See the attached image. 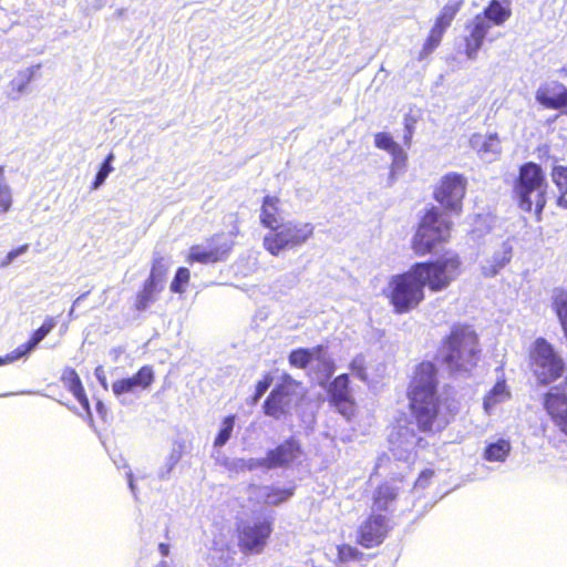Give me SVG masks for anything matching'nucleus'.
<instances>
[{"instance_id": "obj_1", "label": "nucleus", "mask_w": 567, "mask_h": 567, "mask_svg": "<svg viewBox=\"0 0 567 567\" xmlns=\"http://www.w3.org/2000/svg\"><path fill=\"white\" fill-rule=\"evenodd\" d=\"M436 370L431 362L420 363L410 383L409 398L412 412L422 431H441L450 420L436 393Z\"/></svg>"}, {"instance_id": "obj_2", "label": "nucleus", "mask_w": 567, "mask_h": 567, "mask_svg": "<svg viewBox=\"0 0 567 567\" xmlns=\"http://www.w3.org/2000/svg\"><path fill=\"white\" fill-rule=\"evenodd\" d=\"M423 287L437 292L445 290L461 274L462 261L457 254L446 252L442 257L412 266Z\"/></svg>"}, {"instance_id": "obj_3", "label": "nucleus", "mask_w": 567, "mask_h": 567, "mask_svg": "<svg viewBox=\"0 0 567 567\" xmlns=\"http://www.w3.org/2000/svg\"><path fill=\"white\" fill-rule=\"evenodd\" d=\"M384 293L394 311L400 315L415 309L425 297L424 287L413 267L401 275L392 276Z\"/></svg>"}, {"instance_id": "obj_4", "label": "nucleus", "mask_w": 567, "mask_h": 567, "mask_svg": "<svg viewBox=\"0 0 567 567\" xmlns=\"http://www.w3.org/2000/svg\"><path fill=\"white\" fill-rule=\"evenodd\" d=\"M315 233L311 223L302 220H288L280 224L272 231H268L262 239L264 248L271 256H279L285 250H293L303 246Z\"/></svg>"}, {"instance_id": "obj_5", "label": "nucleus", "mask_w": 567, "mask_h": 567, "mask_svg": "<svg viewBox=\"0 0 567 567\" xmlns=\"http://www.w3.org/2000/svg\"><path fill=\"white\" fill-rule=\"evenodd\" d=\"M546 187L545 177L538 165L534 163L523 165L515 187L520 208L530 212L535 207V210L540 213L546 205Z\"/></svg>"}, {"instance_id": "obj_6", "label": "nucleus", "mask_w": 567, "mask_h": 567, "mask_svg": "<svg viewBox=\"0 0 567 567\" xmlns=\"http://www.w3.org/2000/svg\"><path fill=\"white\" fill-rule=\"evenodd\" d=\"M451 223L432 207L422 217L417 230L412 240V247L417 255H425L432 249L449 239Z\"/></svg>"}, {"instance_id": "obj_7", "label": "nucleus", "mask_w": 567, "mask_h": 567, "mask_svg": "<svg viewBox=\"0 0 567 567\" xmlns=\"http://www.w3.org/2000/svg\"><path fill=\"white\" fill-rule=\"evenodd\" d=\"M478 354L477 336L470 328H457L452 331L445 352V362L451 370L467 371Z\"/></svg>"}, {"instance_id": "obj_8", "label": "nucleus", "mask_w": 567, "mask_h": 567, "mask_svg": "<svg viewBox=\"0 0 567 567\" xmlns=\"http://www.w3.org/2000/svg\"><path fill=\"white\" fill-rule=\"evenodd\" d=\"M530 368L540 383L547 384L558 379L564 370L563 359L543 338H538L529 352Z\"/></svg>"}, {"instance_id": "obj_9", "label": "nucleus", "mask_w": 567, "mask_h": 567, "mask_svg": "<svg viewBox=\"0 0 567 567\" xmlns=\"http://www.w3.org/2000/svg\"><path fill=\"white\" fill-rule=\"evenodd\" d=\"M272 522L267 518L245 519L237 525V545L244 555H259L267 547Z\"/></svg>"}, {"instance_id": "obj_10", "label": "nucleus", "mask_w": 567, "mask_h": 567, "mask_svg": "<svg viewBox=\"0 0 567 567\" xmlns=\"http://www.w3.org/2000/svg\"><path fill=\"white\" fill-rule=\"evenodd\" d=\"M466 178L457 173L444 175L434 189V198L445 209L458 215L466 192Z\"/></svg>"}, {"instance_id": "obj_11", "label": "nucleus", "mask_w": 567, "mask_h": 567, "mask_svg": "<svg viewBox=\"0 0 567 567\" xmlns=\"http://www.w3.org/2000/svg\"><path fill=\"white\" fill-rule=\"evenodd\" d=\"M231 247V240L225 236H217L205 244L190 247L187 261L189 264H215L225 260Z\"/></svg>"}, {"instance_id": "obj_12", "label": "nucleus", "mask_w": 567, "mask_h": 567, "mask_svg": "<svg viewBox=\"0 0 567 567\" xmlns=\"http://www.w3.org/2000/svg\"><path fill=\"white\" fill-rule=\"evenodd\" d=\"M298 385L286 383L277 386L264 404L265 413L275 419L287 414L299 400Z\"/></svg>"}, {"instance_id": "obj_13", "label": "nucleus", "mask_w": 567, "mask_h": 567, "mask_svg": "<svg viewBox=\"0 0 567 567\" xmlns=\"http://www.w3.org/2000/svg\"><path fill=\"white\" fill-rule=\"evenodd\" d=\"M513 257V246L508 240L497 243L485 250L480 261L481 275L485 278H493L504 269Z\"/></svg>"}, {"instance_id": "obj_14", "label": "nucleus", "mask_w": 567, "mask_h": 567, "mask_svg": "<svg viewBox=\"0 0 567 567\" xmlns=\"http://www.w3.org/2000/svg\"><path fill=\"white\" fill-rule=\"evenodd\" d=\"M421 440L412 426L398 424L389 434V443L393 455L408 461Z\"/></svg>"}, {"instance_id": "obj_15", "label": "nucleus", "mask_w": 567, "mask_h": 567, "mask_svg": "<svg viewBox=\"0 0 567 567\" xmlns=\"http://www.w3.org/2000/svg\"><path fill=\"white\" fill-rule=\"evenodd\" d=\"M535 100L545 109L561 110L567 114V87L557 81L540 84L535 92Z\"/></svg>"}, {"instance_id": "obj_16", "label": "nucleus", "mask_w": 567, "mask_h": 567, "mask_svg": "<svg viewBox=\"0 0 567 567\" xmlns=\"http://www.w3.org/2000/svg\"><path fill=\"white\" fill-rule=\"evenodd\" d=\"M544 406L558 430L567 435V391L551 388L545 395Z\"/></svg>"}, {"instance_id": "obj_17", "label": "nucleus", "mask_w": 567, "mask_h": 567, "mask_svg": "<svg viewBox=\"0 0 567 567\" xmlns=\"http://www.w3.org/2000/svg\"><path fill=\"white\" fill-rule=\"evenodd\" d=\"M470 146L484 162L492 163L502 154V142L497 133H474L470 137Z\"/></svg>"}, {"instance_id": "obj_18", "label": "nucleus", "mask_w": 567, "mask_h": 567, "mask_svg": "<svg viewBox=\"0 0 567 567\" xmlns=\"http://www.w3.org/2000/svg\"><path fill=\"white\" fill-rule=\"evenodd\" d=\"M491 29V23L484 17L476 14L465 25V54L470 60L477 58L478 51L483 45L484 39Z\"/></svg>"}, {"instance_id": "obj_19", "label": "nucleus", "mask_w": 567, "mask_h": 567, "mask_svg": "<svg viewBox=\"0 0 567 567\" xmlns=\"http://www.w3.org/2000/svg\"><path fill=\"white\" fill-rule=\"evenodd\" d=\"M388 519L381 514L373 513L359 528L358 542L367 548L382 543L388 533Z\"/></svg>"}, {"instance_id": "obj_20", "label": "nucleus", "mask_w": 567, "mask_h": 567, "mask_svg": "<svg viewBox=\"0 0 567 567\" xmlns=\"http://www.w3.org/2000/svg\"><path fill=\"white\" fill-rule=\"evenodd\" d=\"M301 454L299 443L293 440H287L274 450L267 453L268 468L285 467L293 463Z\"/></svg>"}, {"instance_id": "obj_21", "label": "nucleus", "mask_w": 567, "mask_h": 567, "mask_svg": "<svg viewBox=\"0 0 567 567\" xmlns=\"http://www.w3.org/2000/svg\"><path fill=\"white\" fill-rule=\"evenodd\" d=\"M41 64H34L17 72L7 86V96L12 101L19 100L25 93L28 85L37 76Z\"/></svg>"}, {"instance_id": "obj_22", "label": "nucleus", "mask_w": 567, "mask_h": 567, "mask_svg": "<svg viewBox=\"0 0 567 567\" xmlns=\"http://www.w3.org/2000/svg\"><path fill=\"white\" fill-rule=\"evenodd\" d=\"M260 224L272 231L284 223L281 202L276 196H266L259 214Z\"/></svg>"}, {"instance_id": "obj_23", "label": "nucleus", "mask_w": 567, "mask_h": 567, "mask_svg": "<svg viewBox=\"0 0 567 567\" xmlns=\"http://www.w3.org/2000/svg\"><path fill=\"white\" fill-rule=\"evenodd\" d=\"M374 145L388 152L392 156V166H391V179L394 178L395 168L403 165L406 158V155L402 147L392 138V136L388 133H377L374 136Z\"/></svg>"}, {"instance_id": "obj_24", "label": "nucleus", "mask_w": 567, "mask_h": 567, "mask_svg": "<svg viewBox=\"0 0 567 567\" xmlns=\"http://www.w3.org/2000/svg\"><path fill=\"white\" fill-rule=\"evenodd\" d=\"M499 372L501 375L497 378L496 383L484 398L483 406L486 413H491L497 404L504 403L511 398V391L504 379L503 371L499 370Z\"/></svg>"}, {"instance_id": "obj_25", "label": "nucleus", "mask_w": 567, "mask_h": 567, "mask_svg": "<svg viewBox=\"0 0 567 567\" xmlns=\"http://www.w3.org/2000/svg\"><path fill=\"white\" fill-rule=\"evenodd\" d=\"M312 354L315 355H311L309 370L317 372L320 379H328L334 370V364L327 350L322 346L315 347Z\"/></svg>"}, {"instance_id": "obj_26", "label": "nucleus", "mask_w": 567, "mask_h": 567, "mask_svg": "<svg viewBox=\"0 0 567 567\" xmlns=\"http://www.w3.org/2000/svg\"><path fill=\"white\" fill-rule=\"evenodd\" d=\"M478 16L484 17L491 24L503 25L512 16L511 4L508 1L492 0Z\"/></svg>"}, {"instance_id": "obj_27", "label": "nucleus", "mask_w": 567, "mask_h": 567, "mask_svg": "<svg viewBox=\"0 0 567 567\" xmlns=\"http://www.w3.org/2000/svg\"><path fill=\"white\" fill-rule=\"evenodd\" d=\"M61 380L64 386L69 389V391L76 398V400L83 406V409L90 414L89 400L85 395L81 380L75 370L72 368L64 369L62 372Z\"/></svg>"}, {"instance_id": "obj_28", "label": "nucleus", "mask_w": 567, "mask_h": 567, "mask_svg": "<svg viewBox=\"0 0 567 567\" xmlns=\"http://www.w3.org/2000/svg\"><path fill=\"white\" fill-rule=\"evenodd\" d=\"M398 487L391 483H384L374 492L372 512L389 511L392 503L395 501Z\"/></svg>"}, {"instance_id": "obj_29", "label": "nucleus", "mask_w": 567, "mask_h": 567, "mask_svg": "<svg viewBox=\"0 0 567 567\" xmlns=\"http://www.w3.org/2000/svg\"><path fill=\"white\" fill-rule=\"evenodd\" d=\"M464 0H449L447 3L442 8L433 25L446 31L455 16L463 6Z\"/></svg>"}, {"instance_id": "obj_30", "label": "nucleus", "mask_w": 567, "mask_h": 567, "mask_svg": "<svg viewBox=\"0 0 567 567\" xmlns=\"http://www.w3.org/2000/svg\"><path fill=\"white\" fill-rule=\"evenodd\" d=\"M511 452V443L499 439L486 446L484 457L489 462H504Z\"/></svg>"}, {"instance_id": "obj_31", "label": "nucleus", "mask_w": 567, "mask_h": 567, "mask_svg": "<svg viewBox=\"0 0 567 567\" xmlns=\"http://www.w3.org/2000/svg\"><path fill=\"white\" fill-rule=\"evenodd\" d=\"M162 289V286L154 282V280H146L143 290L138 293L136 299V309L138 311L146 310L156 299V293Z\"/></svg>"}, {"instance_id": "obj_32", "label": "nucleus", "mask_w": 567, "mask_h": 567, "mask_svg": "<svg viewBox=\"0 0 567 567\" xmlns=\"http://www.w3.org/2000/svg\"><path fill=\"white\" fill-rule=\"evenodd\" d=\"M13 203L12 189L6 178L4 167L0 165V214L8 213Z\"/></svg>"}, {"instance_id": "obj_33", "label": "nucleus", "mask_w": 567, "mask_h": 567, "mask_svg": "<svg viewBox=\"0 0 567 567\" xmlns=\"http://www.w3.org/2000/svg\"><path fill=\"white\" fill-rule=\"evenodd\" d=\"M130 382H132V386L134 390H145L148 389L154 380V371L150 365L142 367L136 374L131 378H127Z\"/></svg>"}, {"instance_id": "obj_34", "label": "nucleus", "mask_w": 567, "mask_h": 567, "mask_svg": "<svg viewBox=\"0 0 567 567\" xmlns=\"http://www.w3.org/2000/svg\"><path fill=\"white\" fill-rule=\"evenodd\" d=\"M39 343H40V341L38 339H35L34 336H32L31 339L27 343L18 347L16 350L8 353L6 357H0V365L12 363L16 360L27 355L32 350H34Z\"/></svg>"}, {"instance_id": "obj_35", "label": "nucleus", "mask_w": 567, "mask_h": 567, "mask_svg": "<svg viewBox=\"0 0 567 567\" xmlns=\"http://www.w3.org/2000/svg\"><path fill=\"white\" fill-rule=\"evenodd\" d=\"M39 343H40V341L38 339H35L34 336H32L31 339L27 343L18 347L16 350L8 353L6 357H0V365L12 363L16 360L27 355L32 350H34Z\"/></svg>"}, {"instance_id": "obj_36", "label": "nucleus", "mask_w": 567, "mask_h": 567, "mask_svg": "<svg viewBox=\"0 0 567 567\" xmlns=\"http://www.w3.org/2000/svg\"><path fill=\"white\" fill-rule=\"evenodd\" d=\"M329 394L332 402L351 395L349 390V378L347 374H341L331 382L329 386Z\"/></svg>"}, {"instance_id": "obj_37", "label": "nucleus", "mask_w": 567, "mask_h": 567, "mask_svg": "<svg viewBox=\"0 0 567 567\" xmlns=\"http://www.w3.org/2000/svg\"><path fill=\"white\" fill-rule=\"evenodd\" d=\"M234 426H235V415H228L223 419V421L220 423V430L214 441L215 447H221L227 443V441L231 436Z\"/></svg>"}, {"instance_id": "obj_38", "label": "nucleus", "mask_w": 567, "mask_h": 567, "mask_svg": "<svg viewBox=\"0 0 567 567\" xmlns=\"http://www.w3.org/2000/svg\"><path fill=\"white\" fill-rule=\"evenodd\" d=\"M269 505H278L292 495L291 489L264 487L260 494Z\"/></svg>"}, {"instance_id": "obj_39", "label": "nucleus", "mask_w": 567, "mask_h": 567, "mask_svg": "<svg viewBox=\"0 0 567 567\" xmlns=\"http://www.w3.org/2000/svg\"><path fill=\"white\" fill-rule=\"evenodd\" d=\"M554 308L567 338V291H558L555 295Z\"/></svg>"}, {"instance_id": "obj_40", "label": "nucleus", "mask_w": 567, "mask_h": 567, "mask_svg": "<svg viewBox=\"0 0 567 567\" xmlns=\"http://www.w3.org/2000/svg\"><path fill=\"white\" fill-rule=\"evenodd\" d=\"M169 265L171 262L167 258L155 257L148 280H154V282L162 286Z\"/></svg>"}, {"instance_id": "obj_41", "label": "nucleus", "mask_w": 567, "mask_h": 567, "mask_svg": "<svg viewBox=\"0 0 567 567\" xmlns=\"http://www.w3.org/2000/svg\"><path fill=\"white\" fill-rule=\"evenodd\" d=\"M444 33H445L444 30H442L435 25H433L431 28L430 34L422 48V52H421L422 58L431 54L440 45Z\"/></svg>"}, {"instance_id": "obj_42", "label": "nucleus", "mask_w": 567, "mask_h": 567, "mask_svg": "<svg viewBox=\"0 0 567 567\" xmlns=\"http://www.w3.org/2000/svg\"><path fill=\"white\" fill-rule=\"evenodd\" d=\"M312 348L310 349H297L293 350L289 355V362L291 365L300 369H309L311 361Z\"/></svg>"}, {"instance_id": "obj_43", "label": "nucleus", "mask_w": 567, "mask_h": 567, "mask_svg": "<svg viewBox=\"0 0 567 567\" xmlns=\"http://www.w3.org/2000/svg\"><path fill=\"white\" fill-rule=\"evenodd\" d=\"M183 456V446L182 444L174 445L169 455L167 456L166 463H165V471L161 470L158 475L162 480H165L168 477L173 468L176 466V464L181 461Z\"/></svg>"}, {"instance_id": "obj_44", "label": "nucleus", "mask_w": 567, "mask_h": 567, "mask_svg": "<svg viewBox=\"0 0 567 567\" xmlns=\"http://www.w3.org/2000/svg\"><path fill=\"white\" fill-rule=\"evenodd\" d=\"M338 412L347 420L354 415L355 404L351 395L336 400L332 402Z\"/></svg>"}, {"instance_id": "obj_45", "label": "nucleus", "mask_w": 567, "mask_h": 567, "mask_svg": "<svg viewBox=\"0 0 567 567\" xmlns=\"http://www.w3.org/2000/svg\"><path fill=\"white\" fill-rule=\"evenodd\" d=\"M190 272L187 268L181 267L171 284V289L174 292H183L186 284L189 281Z\"/></svg>"}, {"instance_id": "obj_46", "label": "nucleus", "mask_w": 567, "mask_h": 567, "mask_svg": "<svg viewBox=\"0 0 567 567\" xmlns=\"http://www.w3.org/2000/svg\"><path fill=\"white\" fill-rule=\"evenodd\" d=\"M553 182L558 187L559 192L567 194V167L556 166L551 173Z\"/></svg>"}, {"instance_id": "obj_47", "label": "nucleus", "mask_w": 567, "mask_h": 567, "mask_svg": "<svg viewBox=\"0 0 567 567\" xmlns=\"http://www.w3.org/2000/svg\"><path fill=\"white\" fill-rule=\"evenodd\" d=\"M350 369L359 379L367 381L364 355H355L350 363Z\"/></svg>"}, {"instance_id": "obj_48", "label": "nucleus", "mask_w": 567, "mask_h": 567, "mask_svg": "<svg viewBox=\"0 0 567 567\" xmlns=\"http://www.w3.org/2000/svg\"><path fill=\"white\" fill-rule=\"evenodd\" d=\"M337 551L338 561L340 563L354 560L358 558L359 555V551L354 547L346 544L337 546Z\"/></svg>"}, {"instance_id": "obj_49", "label": "nucleus", "mask_w": 567, "mask_h": 567, "mask_svg": "<svg viewBox=\"0 0 567 567\" xmlns=\"http://www.w3.org/2000/svg\"><path fill=\"white\" fill-rule=\"evenodd\" d=\"M56 320L53 317H47L42 326L34 331L32 336L35 337L40 342L54 329Z\"/></svg>"}, {"instance_id": "obj_50", "label": "nucleus", "mask_w": 567, "mask_h": 567, "mask_svg": "<svg viewBox=\"0 0 567 567\" xmlns=\"http://www.w3.org/2000/svg\"><path fill=\"white\" fill-rule=\"evenodd\" d=\"M29 249V245L24 244L16 249L10 250L6 257L0 261V268H6L11 265L19 256L25 254Z\"/></svg>"}, {"instance_id": "obj_51", "label": "nucleus", "mask_w": 567, "mask_h": 567, "mask_svg": "<svg viewBox=\"0 0 567 567\" xmlns=\"http://www.w3.org/2000/svg\"><path fill=\"white\" fill-rule=\"evenodd\" d=\"M112 391L116 396H121L125 393H134L136 392L134 388L132 386V382L128 381V379H122L118 381H115L112 384Z\"/></svg>"}, {"instance_id": "obj_52", "label": "nucleus", "mask_w": 567, "mask_h": 567, "mask_svg": "<svg viewBox=\"0 0 567 567\" xmlns=\"http://www.w3.org/2000/svg\"><path fill=\"white\" fill-rule=\"evenodd\" d=\"M113 166H109V164H102L92 184V188L99 189L104 184L111 172H113Z\"/></svg>"}, {"instance_id": "obj_53", "label": "nucleus", "mask_w": 567, "mask_h": 567, "mask_svg": "<svg viewBox=\"0 0 567 567\" xmlns=\"http://www.w3.org/2000/svg\"><path fill=\"white\" fill-rule=\"evenodd\" d=\"M243 466L248 468L249 471L259 468V467H266L268 468V457L267 455L265 457L260 458H249L247 461L243 460Z\"/></svg>"}, {"instance_id": "obj_54", "label": "nucleus", "mask_w": 567, "mask_h": 567, "mask_svg": "<svg viewBox=\"0 0 567 567\" xmlns=\"http://www.w3.org/2000/svg\"><path fill=\"white\" fill-rule=\"evenodd\" d=\"M432 476H433V471H431V470L423 471L420 474L419 478L416 480L414 487L415 488H425L427 486L430 480L432 478Z\"/></svg>"}, {"instance_id": "obj_55", "label": "nucleus", "mask_w": 567, "mask_h": 567, "mask_svg": "<svg viewBox=\"0 0 567 567\" xmlns=\"http://www.w3.org/2000/svg\"><path fill=\"white\" fill-rule=\"evenodd\" d=\"M97 381L100 382V384L104 388V389H107V381H106V375H105V372H104V369L103 367H97L95 369V372H94Z\"/></svg>"}, {"instance_id": "obj_56", "label": "nucleus", "mask_w": 567, "mask_h": 567, "mask_svg": "<svg viewBox=\"0 0 567 567\" xmlns=\"http://www.w3.org/2000/svg\"><path fill=\"white\" fill-rule=\"evenodd\" d=\"M269 383L267 381H259L256 386V399L260 398L268 389Z\"/></svg>"}, {"instance_id": "obj_57", "label": "nucleus", "mask_w": 567, "mask_h": 567, "mask_svg": "<svg viewBox=\"0 0 567 567\" xmlns=\"http://www.w3.org/2000/svg\"><path fill=\"white\" fill-rule=\"evenodd\" d=\"M169 550L171 548L168 544L161 543L158 545V551L163 557H167L169 555Z\"/></svg>"}, {"instance_id": "obj_58", "label": "nucleus", "mask_w": 567, "mask_h": 567, "mask_svg": "<svg viewBox=\"0 0 567 567\" xmlns=\"http://www.w3.org/2000/svg\"><path fill=\"white\" fill-rule=\"evenodd\" d=\"M85 296H86V293H83V295H81L80 297H78V298L75 299V301L73 302V307H72V309H71V310H70V312H69V317H70V319H73V318H74V307H75L76 305H79V302H80V301H81Z\"/></svg>"}, {"instance_id": "obj_59", "label": "nucleus", "mask_w": 567, "mask_h": 567, "mask_svg": "<svg viewBox=\"0 0 567 567\" xmlns=\"http://www.w3.org/2000/svg\"><path fill=\"white\" fill-rule=\"evenodd\" d=\"M565 195L566 194L560 193V196L557 199V205L563 208H567V199H566Z\"/></svg>"}, {"instance_id": "obj_60", "label": "nucleus", "mask_w": 567, "mask_h": 567, "mask_svg": "<svg viewBox=\"0 0 567 567\" xmlns=\"http://www.w3.org/2000/svg\"><path fill=\"white\" fill-rule=\"evenodd\" d=\"M127 481H128V485H130L132 493L135 494V484H134L133 474L131 472L127 473Z\"/></svg>"}, {"instance_id": "obj_61", "label": "nucleus", "mask_w": 567, "mask_h": 567, "mask_svg": "<svg viewBox=\"0 0 567 567\" xmlns=\"http://www.w3.org/2000/svg\"><path fill=\"white\" fill-rule=\"evenodd\" d=\"M114 161V154L113 153H110L105 161L103 162V164H109V166H112V162Z\"/></svg>"}, {"instance_id": "obj_62", "label": "nucleus", "mask_w": 567, "mask_h": 567, "mask_svg": "<svg viewBox=\"0 0 567 567\" xmlns=\"http://www.w3.org/2000/svg\"><path fill=\"white\" fill-rule=\"evenodd\" d=\"M411 135H412V132H411V130L408 127V132H406V133H405V135H404V141H405V143H409V142H410V140H411Z\"/></svg>"}, {"instance_id": "obj_63", "label": "nucleus", "mask_w": 567, "mask_h": 567, "mask_svg": "<svg viewBox=\"0 0 567 567\" xmlns=\"http://www.w3.org/2000/svg\"><path fill=\"white\" fill-rule=\"evenodd\" d=\"M156 567H169V565L166 560H162L156 565Z\"/></svg>"}]
</instances>
